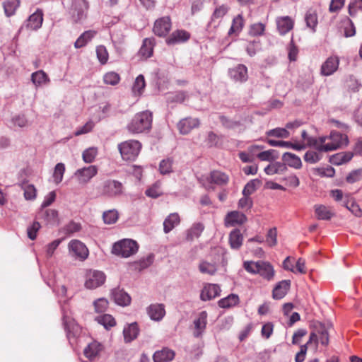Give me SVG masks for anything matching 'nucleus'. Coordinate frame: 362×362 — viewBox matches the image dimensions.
I'll use <instances>...</instances> for the list:
<instances>
[{
    "instance_id": "nucleus-1",
    "label": "nucleus",
    "mask_w": 362,
    "mask_h": 362,
    "mask_svg": "<svg viewBox=\"0 0 362 362\" xmlns=\"http://www.w3.org/2000/svg\"><path fill=\"white\" fill-rule=\"evenodd\" d=\"M349 143L346 134H341L335 131L331 132L329 136L319 138H308L309 146L314 147L320 152H329L338 148L347 146Z\"/></svg>"
},
{
    "instance_id": "nucleus-2",
    "label": "nucleus",
    "mask_w": 362,
    "mask_h": 362,
    "mask_svg": "<svg viewBox=\"0 0 362 362\" xmlns=\"http://www.w3.org/2000/svg\"><path fill=\"white\" fill-rule=\"evenodd\" d=\"M152 113L150 111H143L135 115L128 124V130L134 134L142 133L151 128Z\"/></svg>"
},
{
    "instance_id": "nucleus-3",
    "label": "nucleus",
    "mask_w": 362,
    "mask_h": 362,
    "mask_svg": "<svg viewBox=\"0 0 362 362\" xmlns=\"http://www.w3.org/2000/svg\"><path fill=\"white\" fill-rule=\"evenodd\" d=\"M331 327V325L316 322L313 331L310 334L307 344L314 345L315 349H317L318 343L327 346L329 344V329Z\"/></svg>"
},
{
    "instance_id": "nucleus-4",
    "label": "nucleus",
    "mask_w": 362,
    "mask_h": 362,
    "mask_svg": "<svg viewBox=\"0 0 362 362\" xmlns=\"http://www.w3.org/2000/svg\"><path fill=\"white\" fill-rule=\"evenodd\" d=\"M64 6L69 10L74 21L78 22L86 16L88 3L86 0H65Z\"/></svg>"
},
{
    "instance_id": "nucleus-5",
    "label": "nucleus",
    "mask_w": 362,
    "mask_h": 362,
    "mask_svg": "<svg viewBox=\"0 0 362 362\" xmlns=\"http://www.w3.org/2000/svg\"><path fill=\"white\" fill-rule=\"evenodd\" d=\"M138 248L139 246L136 241L131 239H124L113 245L112 252L115 255L127 258L134 255Z\"/></svg>"
},
{
    "instance_id": "nucleus-6",
    "label": "nucleus",
    "mask_w": 362,
    "mask_h": 362,
    "mask_svg": "<svg viewBox=\"0 0 362 362\" xmlns=\"http://www.w3.org/2000/svg\"><path fill=\"white\" fill-rule=\"evenodd\" d=\"M122 158L125 160H134L138 156L141 144L136 140H129L118 145Z\"/></svg>"
},
{
    "instance_id": "nucleus-7",
    "label": "nucleus",
    "mask_w": 362,
    "mask_h": 362,
    "mask_svg": "<svg viewBox=\"0 0 362 362\" xmlns=\"http://www.w3.org/2000/svg\"><path fill=\"white\" fill-rule=\"evenodd\" d=\"M100 190L103 195L110 198H115L123 194L124 187L121 182L108 179L103 182Z\"/></svg>"
},
{
    "instance_id": "nucleus-8",
    "label": "nucleus",
    "mask_w": 362,
    "mask_h": 362,
    "mask_svg": "<svg viewBox=\"0 0 362 362\" xmlns=\"http://www.w3.org/2000/svg\"><path fill=\"white\" fill-rule=\"evenodd\" d=\"M98 167L94 165H90L78 168L75 171L74 175L78 184L85 185L98 174Z\"/></svg>"
},
{
    "instance_id": "nucleus-9",
    "label": "nucleus",
    "mask_w": 362,
    "mask_h": 362,
    "mask_svg": "<svg viewBox=\"0 0 362 362\" xmlns=\"http://www.w3.org/2000/svg\"><path fill=\"white\" fill-rule=\"evenodd\" d=\"M106 276L103 272L90 270L86 274L85 286L88 289H95L102 286L105 281Z\"/></svg>"
},
{
    "instance_id": "nucleus-10",
    "label": "nucleus",
    "mask_w": 362,
    "mask_h": 362,
    "mask_svg": "<svg viewBox=\"0 0 362 362\" xmlns=\"http://www.w3.org/2000/svg\"><path fill=\"white\" fill-rule=\"evenodd\" d=\"M69 250L70 254L76 259L85 260L89 254L87 247L80 240H72L69 243Z\"/></svg>"
},
{
    "instance_id": "nucleus-11",
    "label": "nucleus",
    "mask_w": 362,
    "mask_h": 362,
    "mask_svg": "<svg viewBox=\"0 0 362 362\" xmlns=\"http://www.w3.org/2000/svg\"><path fill=\"white\" fill-rule=\"evenodd\" d=\"M172 28L171 19L169 16H163L158 18L153 25V31L159 37H165Z\"/></svg>"
},
{
    "instance_id": "nucleus-12",
    "label": "nucleus",
    "mask_w": 362,
    "mask_h": 362,
    "mask_svg": "<svg viewBox=\"0 0 362 362\" xmlns=\"http://www.w3.org/2000/svg\"><path fill=\"white\" fill-rule=\"evenodd\" d=\"M207 316L206 311H202L199 313L197 318L194 320L193 336L194 337L199 338L202 337L206 327Z\"/></svg>"
},
{
    "instance_id": "nucleus-13",
    "label": "nucleus",
    "mask_w": 362,
    "mask_h": 362,
    "mask_svg": "<svg viewBox=\"0 0 362 362\" xmlns=\"http://www.w3.org/2000/svg\"><path fill=\"white\" fill-rule=\"evenodd\" d=\"M103 350L104 346L101 343L93 341L85 347L83 354L89 361H94Z\"/></svg>"
},
{
    "instance_id": "nucleus-14",
    "label": "nucleus",
    "mask_w": 362,
    "mask_h": 362,
    "mask_svg": "<svg viewBox=\"0 0 362 362\" xmlns=\"http://www.w3.org/2000/svg\"><path fill=\"white\" fill-rule=\"evenodd\" d=\"M43 21V13L41 10L37 9L35 13L30 15L27 21L22 26L21 31L26 28L32 30H36L39 29L42 24Z\"/></svg>"
},
{
    "instance_id": "nucleus-15",
    "label": "nucleus",
    "mask_w": 362,
    "mask_h": 362,
    "mask_svg": "<svg viewBox=\"0 0 362 362\" xmlns=\"http://www.w3.org/2000/svg\"><path fill=\"white\" fill-rule=\"evenodd\" d=\"M247 221L246 216L238 211H233L226 216L224 223L226 227L242 225Z\"/></svg>"
},
{
    "instance_id": "nucleus-16",
    "label": "nucleus",
    "mask_w": 362,
    "mask_h": 362,
    "mask_svg": "<svg viewBox=\"0 0 362 362\" xmlns=\"http://www.w3.org/2000/svg\"><path fill=\"white\" fill-rule=\"evenodd\" d=\"M220 293L221 288L218 284H206L201 292L200 298L204 301L210 300L218 296Z\"/></svg>"
},
{
    "instance_id": "nucleus-17",
    "label": "nucleus",
    "mask_w": 362,
    "mask_h": 362,
    "mask_svg": "<svg viewBox=\"0 0 362 362\" xmlns=\"http://www.w3.org/2000/svg\"><path fill=\"white\" fill-rule=\"evenodd\" d=\"M191 37L189 32L178 29L173 31L166 39L168 44H182L185 43Z\"/></svg>"
},
{
    "instance_id": "nucleus-18",
    "label": "nucleus",
    "mask_w": 362,
    "mask_h": 362,
    "mask_svg": "<svg viewBox=\"0 0 362 362\" xmlns=\"http://www.w3.org/2000/svg\"><path fill=\"white\" fill-rule=\"evenodd\" d=\"M199 126V120L197 118L192 117L182 119L177 124V128L182 134H187Z\"/></svg>"
},
{
    "instance_id": "nucleus-19",
    "label": "nucleus",
    "mask_w": 362,
    "mask_h": 362,
    "mask_svg": "<svg viewBox=\"0 0 362 362\" xmlns=\"http://www.w3.org/2000/svg\"><path fill=\"white\" fill-rule=\"evenodd\" d=\"M276 23L279 33L285 35L293 29L294 21L289 16H281L276 18Z\"/></svg>"
},
{
    "instance_id": "nucleus-20",
    "label": "nucleus",
    "mask_w": 362,
    "mask_h": 362,
    "mask_svg": "<svg viewBox=\"0 0 362 362\" xmlns=\"http://www.w3.org/2000/svg\"><path fill=\"white\" fill-rule=\"evenodd\" d=\"M147 313L152 320L160 321L165 315L164 305L161 303L151 304L147 308Z\"/></svg>"
},
{
    "instance_id": "nucleus-21",
    "label": "nucleus",
    "mask_w": 362,
    "mask_h": 362,
    "mask_svg": "<svg viewBox=\"0 0 362 362\" xmlns=\"http://www.w3.org/2000/svg\"><path fill=\"white\" fill-rule=\"evenodd\" d=\"M339 60L337 57H329L321 66V74L324 76H330L334 74L339 66Z\"/></svg>"
},
{
    "instance_id": "nucleus-22",
    "label": "nucleus",
    "mask_w": 362,
    "mask_h": 362,
    "mask_svg": "<svg viewBox=\"0 0 362 362\" xmlns=\"http://www.w3.org/2000/svg\"><path fill=\"white\" fill-rule=\"evenodd\" d=\"M112 298L119 305L127 306L131 303V298L127 293L120 288H114L112 291Z\"/></svg>"
},
{
    "instance_id": "nucleus-23",
    "label": "nucleus",
    "mask_w": 362,
    "mask_h": 362,
    "mask_svg": "<svg viewBox=\"0 0 362 362\" xmlns=\"http://www.w3.org/2000/svg\"><path fill=\"white\" fill-rule=\"evenodd\" d=\"M229 75L235 81L244 82L247 79V69L243 64H239L229 70Z\"/></svg>"
},
{
    "instance_id": "nucleus-24",
    "label": "nucleus",
    "mask_w": 362,
    "mask_h": 362,
    "mask_svg": "<svg viewBox=\"0 0 362 362\" xmlns=\"http://www.w3.org/2000/svg\"><path fill=\"white\" fill-rule=\"evenodd\" d=\"M353 157V152L343 151L331 156L329 161L334 165H341L349 162Z\"/></svg>"
},
{
    "instance_id": "nucleus-25",
    "label": "nucleus",
    "mask_w": 362,
    "mask_h": 362,
    "mask_svg": "<svg viewBox=\"0 0 362 362\" xmlns=\"http://www.w3.org/2000/svg\"><path fill=\"white\" fill-rule=\"evenodd\" d=\"M39 218L45 221L47 224L56 225L59 223L58 211L55 209H41L38 214Z\"/></svg>"
},
{
    "instance_id": "nucleus-26",
    "label": "nucleus",
    "mask_w": 362,
    "mask_h": 362,
    "mask_svg": "<svg viewBox=\"0 0 362 362\" xmlns=\"http://www.w3.org/2000/svg\"><path fill=\"white\" fill-rule=\"evenodd\" d=\"M175 351L168 348L157 351L153 356L154 362H170L175 358Z\"/></svg>"
},
{
    "instance_id": "nucleus-27",
    "label": "nucleus",
    "mask_w": 362,
    "mask_h": 362,
    "mask_svg": "<svg viewBox=\"0 0 362 362\" xmlns=\"http://www.w3.org/2000/svg\"><path fill=\"white\" fill-rule=\"evenodd\" d=\"M199 271L204 274L210 276L214 275L218 269V264L216 261H209L207 259L201 260L199 266Z\"/></svg>"
},
{
    "instance_id": "nucleus-28",
    "label": "nucleus",
    "mask_w": 362,
    "mask_h": 362,
    "mask_svg": "<svg viewBox=\"0 0 362 362\" xmlns=\"http://www.w3.org/2000/svg\"><path fill=\"white\" fill-rule=\"evenodd\" d=\"M282 160L285 165H287L294 169H300L302 167V161L300 157L294 153L286 152L282 156Z\"/></svg>"
},
{
    "instance_id": "nucleus-29",
    "label": "nucleus",
    "mask_w": 362,
    "mask_h": 362,
    "mask_svg": "<svg viewBox=\"0 0 362 362\" xmlns=\"http://www.w3.org/2000/svg\"><path fill=\"white\" fill-rule=\"evenodd\" d=\"M31 81L35 87H40L48 84L50 79L44 71L38 70L31 74Z\"/></svg>"
},
{
    "instance_id": "nucleus-30",
    "label": "nucleus",
    "mask_w": 362,
    "mask_h": 362,
    "mask_svg": "<svg viewBox=\"0 0 362 362\" xmlns=\"http://www.w3.org/2000/svg\"><path fill=\"white\" fill-rule=\"evenodd\" d=\"M291 282L289 280H284L279 282L273 290V298L274 299H281L289 290Z\"/></svg>"
},
{
    "instance_id": "nucleus-31",
    "label": "nucleus",
    "mask_w": 362,
    "mask_h": 362,
    "mask_svg": "<svg viewBox=\"0 0 362 362\" xmlns=\"http://www.w3.org/2000/svg\"><path fill=\"white\" fill-rule=\"evenodd\" d=\"M257 274L264 279L270 281L274 276V270L272 264L267 262L261 261Z\"/></svg>"
},
{
    "instance_id": "nucleus-32",
    "label": "nucleus",
    "mask_w": 362,
    "mask_h": 362,
    "mask_svg": "<svg viewBox=\"0 0 362 362\" xmlns=\"http://www.w3.org/2000/svg\"><path fill=\"white\" fill-rule=\"evenodd\" d=\"M180 222L177 213H172L167 216L163 222V230L165 233L170 232Z\"/></svg>"
},
{
    "instance_id": "nucleus-33",
    "label": "nucleus",
    "mask_w": 362,
    "mask_h": 362,
    "mask_svg": "<svg viewBox=\"0 0 362 362\" xmlns=\"http://www.w3.org/2000/svg\"><path fill=\"white\" fill-rule=\"evenodd\" d=\"M139 332L138 325L136 322L132 323L124 328L123 334L125 342H131L134 340Z\"/></svg>"
},
{
    "instance_id": "nucleus-34",
    "label": "nucleus",
    "mask_w": 362,
    "mask_h": 362,
    "mask_svg": "<svg viewBox=\"0 0 362 362\" xmlns=\"http://www.w3.org/2000/svg\"><path fill=\"white\" fill-rule=\"evenodd\" d=\"M243 236L239 229L233 230L229 234V244L232 249L238 250L243 245Z\"/></svg>"
},
{
    "instance_id": "nucleus-35",
    "label": "nucleus",
    "mask_w": 362,
    "mask_h": 362,
    "mask_svg": "<svg viewBox=\"0 0 362 362\" xmlns=\"http://www.w3.org/2000/svg\"><path fill=\"white\" fill-rule=\"evenodd\" d=\"M314 208L317 218L320 220H329L334 216L332 210L326 206L315 205Z\"/></svg>"
},
{
    "instance_id": "nucleus-36",
    "label": "nucleus",
    "mask_w": 362,
    "mask_h": 362,
    "mask_svg": "<svg viewBox=\"0 0 362 362\" xmlns=\"http://www.w3.org/2000/svg\"><path fill=\"white\" fill-rule=\"evenodd\" d=\"M239 296L236 294H230L227 297L218 300V305L221 308H229L239 303Z\"/></svg>"
},
{
    "instance_id": "nucleus-37",
    "label": "nucleus",
    "mask_w": 362,
    "mask_h": 362,
    "mask_svg": "<svg viewBox=\"0 0 362 362\" xmlns=\"http://www.w3.org/2000/svg\"><path fill=\"white\" fill-rule=\"evenodd\" d=\"M21 189L23 190L24 197L26 200H34L37 197V189L32 184H28L24 181L20 184Z\"/></svg>"
},
{
    "instance_id": "nucleus-38",
    "label": "nucleus",
    "mask_w": 362,
    "mask_h": 362,
    "mask_svg": "<svg viewBox=\"0 0 362 362\" xmlns=\"http://www.w3.org/2000/svg\"><path fill=\"white\" fill-rule=\"evenodd\" d=\"M5 15L10 17L15 14L20 6V0H6L2 3Z\"/></svg>"
},
{
    "instance_id": "nucleus-39",
    "label": "nucleus",
    "mask_w": 362,
    "mask_h": 362,
    "mask_svg": "<svg viewBox=\"0 0 362 362\" xmlns=\"http://www.w3.org/2000/svg\"><path fill=\"white\" fill-rule=\"evenodd\" d=\"M287 169L286 165L284 163L280 162H276L272 164L268 165L264 168V172L266 174L272 175L274 174H281L286 171Z\"/></svg>"
},
{
    "instance_id": "nucleus-40",
    "label": "nucleus",
    "mask_w": 362,
    "mask_h": 362,
    "mask_svg": "<svg viewBox=\"0 0 362 362\" xmlns=\"http://www.w3.org/2000/svg\"><path fill=\"white\" fill-rule=\"evenodd\" d=\"M244 25V20L242 14H238L235 16L232 21V25L228 30V35L238 34L243 29Z\"/></svg>"
},
{
    "instance_id": "nucleus-41",
    "label": "nucleus",
    "mask_w": 362,
    "mask_h": 362,
    "mask_svg": "<svg viewBox=\"0 0 362 362\" xmlns=\"http://www.w3.org/2000/svg\"><path fill=\"white\" fill-rule=\"evenodd\" d=\"M204 229V226L201 223H195L192 227L187 230V239L188 240H192L194 238H199Z\"/></svg>"
},
{
    "instance_id": "nucleus-42",
    "label": "nucleus",
    "mask_w": 362,
    "mask_h": 362,
    "mask_svg": "<svg viewBox=\"0 0 362 362\" xmlns=\"http://www.w3.org/2000/svg\"><path fill=\"white\" fill-rule=\"evenodd\" d=\"M211 182L218 185H225L228 181V177L226 174L214 170L210 174Z\"/></svg>"
},
{
    "instance_id": "nucleus-43",
    "label": "nucleus",
    "mask_w": 362,
    "mask_h": 362,
    "mask_svg": "<svg viewBox=\"0 0 362 362\" xmlns=\"http://www.w3.org/2000/svg\"><path fill=\"white\" fill-rule=\"evenodd\" d=\"M305 21L307 27L315 31V27L317 25V16L315 11L309 10L306 12L305 16Z\"/></svg>"
},
{
    "instance_id": "nucleus-44",
    "label": "nucleus",
    "mask_w": 362,
    "mask_h": 362,
    "mask_svg": "<svg viewBox=\"0 0 362 362\" xmlns=\"http://www.w3.org/2000/svg\"><path fill=\"white\" fill-rule=\"evenodd\" d=\"M96 32L94 30H87L83 33L75 42L74 45H86L90 42L91 40L95 36Z\"/></svg>"
},
{
    "instance_id": "nucleus-45",
    "label": "nucleus",
    "mask_w": 362,
    "mask_h": 362,
    "mask_svg": "<svg viewBox=\"0 0 362 362\" xmlns=\"http://www.w3.org/2000/svg\"><path fill=\"white\" fill-rule=\"evenodd\" d=\"M64 173H65L64 164L62 163H57L54 167V173H53V175H52L53 181L56 185L59 184L62 181Z\"/></svg>"
},
{
    "instance_id": "nucleus-46",
    "label": "nucleus",
    "mask_w": 362,
    "mask_h": 362,
    "mask_svg": "<svg viewBox=\"0 0 362 362\" xmlns=\"http://www.w3.org/2000/svg\"><path fill=\"white\" fill-rule=\"evenodd\" d=\"M146 86L144 77L143 75L140 74L139 75L134 83L133 87H132V91L134 93V95H140Z\"/></svg>"
},
{
    "instance_id": "nucleus-47",
    "label": "nucleus",
    "mask_w": 362,
    "mask_h": 362,
    "mask_svg": "<svg viewBox=\"0 0 362 362\" xmlns=\"http://www.w3.org/2000/svg\"><path fill=\"white\" fill-rule=\"evenodd\" d=\"M257 157L262 161H273L278 158V153L276 150L269 149L259 153Z\"/></svg>"
},
{
    "instance_id": "nucleus-48",
    "label": "nucleus",
    "mask_w": 362,
    "mask_h": 362,
    "mask_svg": "<svg viewBox=\"0 0 362 362\" xmlns=\"http://www.w3.org/2000/svg\"><path fill=\"white\" fill-rule=\"evenodd\" d=\"M98 323L103 325L105 329H109L116 325L115 318L108 314H105L97 317Z\"/></svg>"
},
{
    "instance_id": "nucleus-49",
    "label": "nucleus",
    "mask_w": 362,
    "mask_h": 362,
    "mask_svg": "<svg viewBox=\"0 0 362 362\" xmlns=\"http://www.w3.org/2000/svg\"><path fill=\"white\" fill-rule=\"evenodd\" d=\"M98 154V149L95 147H90L86 149L82 153L83 160L86 163H93Z\"/></svg>"
},
{
    "instance_id": "nucleus-50",
    "label": "nucleus",
    "mask_w": 362,
    "mask_h": 362,
    "mask_svg": "<svg viewBox=\"0 0 362 362\" xmlns=\"http://www.w3.org/2000/svg\"><path fill=\"white\" fill-rule=\"evenodd\" d=\"M119 217L118 211L116 209L106 211L103 214V218L106 224L115 223Z\"/></svg>"
},
{
    "instance_id": "nucleus-51",
    "label": "nucleus",
    "mask_w": 362,
    "mask_h": 362,
    "mask_svg": "<svg viewBox=\"0 0 362 362\" xmlns=\"http://www.w3.org/2000/svg\"><path fill=\"white\" fill-rule=\"evenodd\" d=\"M119 81V75L115 71H109L103 76V81L107 85L115 86Z\"/></svg>"
},
{
    "instance_id": "nucleus-52",
    "label": "nucleus",
    "mask_w": 362,
    "mask_h": 362,
    "mask_svg": "<svg viewBox=\"0 0 362 362\" xmlns=\"http://www.w3.org/2000/svg\"><path fill=\"white\" fill-rule=\"evenodd\" d=\"M160 187L161 183L160 182H156L146 190V195L151 198H157L160 197L163 194Z\"/></svg>"
},
{
    "instance_id": "nucleus-53",
    "label": "nucleus",
    "mask_w": 362,
    "mask_h": 362,
    "mask_svg": "<svg viewBox=\"0 0 362 362\" xmlns=\"http://www.w3.org/2000/svg\"><path fill=\"white\" fill-rule=\"evenodd\" d=\"M228 10L229 7L225 4L217 6L211 16V21H214L215 20H221L228 13Z\"/></svg>"
},
{
    "instance_id": "nucleus-54",
    "label": "nucleus",
    "mask_w": 362,
    "mask_h": 362,
    "mask_svg": "<svg viewBox=\"0 0 362 362\" xmlns=\"http://www.w3.org/2000/svg\"><path fill=\"white\" fill-rule=\"evenodd\" d=\"M260 185V181L257 179L252 180L247 182L243 190V194L250 197L252 194H253L257 187Z\"/></svg>"
},
{
    "instance_id": "nucleus-55",
    "label": "nucleus",
    "mask_w": 362,
    "mask_h": 362,
    "mask_svg": "<svg viewBox=\"0 0 362 362\" xmlns=\"http://www.w3.org/2000/svg\"><path fill=\"white\" fill-rule=\"evenodd\" d=\"M173 163L171 158L163 159L159 165V171L162 175L169 174L173 172Z\"/></svg>"
},
{
    "instance_id": "nucleus-56",
    "label": "nucleus",
    "mask_w": 362,
    "mask_h": 362,
    "mask_svg": "<svg viewBox=\"0 0 362 362\" xmlns=\"http://www.w3.org/2000/svg\"><path fill=\"white\" fill-rule=\"evenodd\" d=\"M269 136H274L277 138H288L290 136L289 132L286 128H275L270 129L266 132Z\"/></svg>"
},
{
    "instance_id": "nucleus-57",
    "label": "nucleus",
    "mask_w": 362,
    "mask_h": 362,
    "mask_svg": "<svg viewBox=\"0 0 362 362\" xmlns=\"http://www.w3.org/2000/svg\"><path fill=\"white\" fill-rule=\"evenodd\" d=\"M153 47H140V49L136 54L138 60H146L153 54Z\"/></svg>"
},
{
    "instance_id": "nucleus-58",
    "label": "nucleus",
    "mask_w": 362,
    "mask_h": 362,
    "mask_svg": "<svg viewBox=\"0 0 362 362\" xmlns=\"http://www.w3.org/2000/svg\"><path fill=\"white\" fill-rule=\"evenodd\" d=\"M315 151H308L304 156V160L305 162L309 163H316L321 160L322 156L319 153Z\"/></svg>"
},
{
    "instance_id": "nucleus-59",
    "label": "nucleus",
    "mask_w": 362,
    "mask_h": 362,
    "mask_svg": "<svg viewBox=\"0 0 362 362\" xmlns=\"http://www.w3.org/2000/svg\"><path fill=\"white\" fill-rule=\"evenodd\" d=\"M265 25L262 23H254L250 25L249 34L251 36H259L263 35Z\"/></svg>"
},
{
    "instance_id": "nucleus-60",
    "label": "nucleus",
    "mask_w": 362,
    "mask_h": 362,
    "mask_svg": "<svg viewBox=\"0 0 362 362\" xmlns=\"http://www.w3.org/2000/svg\"><path fill=\"white\" fill-rule=\"evenodd\" d=\"M358 11H362V0H353L348 6L349 13L350 16H354Z\"/></svg>"
},
{
    "instance_id": "nucleus-61",
    "label": "nucleus",
    "mask_w": 362,
    "mask_h": 362,
    "mask_svg": "<svg viewBox=\"0 0 362 362\" xmlns=\"http://www.w3.org/2000/svg\"><path fill=\"white\" fill-rule=\"evenodd\" d=\"M266 242L269 247H274L277 243V230L276 228H270L267 234Z\"/></svg>"
},
{
    "instance_id": "nucleus-62",
    "label": "nucleus",
    "mask_w": 362,
    "mask_h": 362,
    "mask_svg": "<svg viewBox=\"0 0 362 362\" xmlns=\"http://www.w3.org/2000/svg\"><path fill=\"white\" fill-rule=\"evenodd\" d=\"M260 262L261 261H247L244 262L243 267L247 272L256 274H257V270H259V267H260Z\"/></svg>"
},
{
    "instance_id": "nucleus-63",
    "label": "nucleus",
    "mask_w": 362,
    "mask_h": 362,
    "mask_svg": "<svg viewBox=\"0 0 362 362\" xmlns=\"http://www.w3.org/2000/svg\"><path fill=\"white\" fill-rule=\"evenodd\" d=\"M346 182L349 183H354L362 180V168H359L351 171L346 176Z\"/></svg>"
},
{
    "instance_id": "nucleus-64",
    "label": "nucleus",
    "mask_w": 362,
    "mask_h": 362,
    "mask_svg": "<svg viewBox=\"0 0 362 362\" xmlns=\"http://www.w3.org/2000/svg\"><path fill=\"white\" fill-rule=\"evenodd\" d=\"M97 57L101 64H105L108 60V52L105 47H97Z\"/></svg>"
}]
</instances>
